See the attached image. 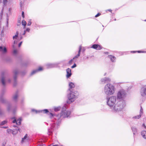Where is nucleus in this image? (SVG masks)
<instances>
[{
    "mask_svg": "<svg viewBox=\"0 0 146 146\" xmlns=\"http://www.w3.org/2000/svg\"><path fill=\"white\" fill-rule=\"evenodd\" d=\"M127 93L123 89L120 90L117 92V99L123 100L126 97Z\"/></svg>",
    "mask_w": 146,
    "mask_h": 146,
    "instance_id": "nucleus-6",
    "label": "nucleus"
},
{
    "mask_svg": "<svg viewBox=\"0 0 146 146\" xmlns=\"http://www.w3.org/2000/svg\"><path fill=\"white\" fill-rule=\"evenodd\" d=\"M82 48V46H80L79 47V50L78 52V54L73 58V59L78 58L80 55V52Z\"/></svg>",
    "mask_w": 146,
    "mask_h": 146,
    "instance_id": "nucleus-23",
    "label": "nucleus"
},
{
    "mask_svg": "<svg viewBox=\"0 0 146 146\" xmlns=\"http://www.w3.org/2000/svg\"><path fill=\"white\" fill-rule=\"evenodd\" d=\"M32 111L33 112H35L36 113H40V112H43L44 113H49L48 112V110L47 109H45L42 110H38L37 111L35 109H32Z\"/></svg>",
    "mask_w": 146,
    "mask_h": 146,
    "instance_id": "nucleus-13",
    "label": "nucleus"
},
{
    "mask_svg": "<svg viewBox=\"0 0 146 146\" xmlns=\"http://www.w3.org/2000/svg\"><path fill=\"white\" fill-rule=\"evenodd\" d=\"M31 21L29 20L28 22V23H27V25L28 26H30L31 25Z\"/></svg>",
    "mask_w": 146,
    "mask_h": 146,
    "instance_id": "nucleus-37",
    "label": "nucleus"
},
{
    "mask_svg": "<svg viewBox=\"0 0 146 146\" xmlns=\"http://www.w3.org/2000/svg\"><path fill=\"white\" fill-rule=\"evenodd\" d=\"M4 93L5 91H2L0 95V101L2 103H5L6 101V100L3 97Z\"/></svg>",
    "mask_w": 146,
    "mask_h": 146,
    "instance_id": "nucleus-10",
    "label": "nucleus"
},
{
    "mask_svg": "<svg viewBox=\"0 0 146 146\" xmlns=\"http://www.w3.org/2000/svg\"><path fill=\"white\" fill-rule=\"evenodd\" d=\"M7 0H3V6H6V5L7 3Z\"/></svg>",
    "mask_w": 146,
    "mask_h": 146,
    "instance_id": "nucleus-33",
    "label": "nucleus"
},
{
    "mask_svg": "<svg viewBox=\"0 0 146 146\" xmlns=\"http://www.w3.org/2000/svg\"><path fill=\"white\" fill-rule=\"evenodd\" d=\"M131 128L133 134H136L137 132V128L135 127H132Z\"/></svg>",
    "mask_w": 146,
    "mask_h": 146,
    "instance_id": "nucleus-25",
    "label": "nucleus"
},
{
    "mask_svg": "<svg viewBox=\"0 0 146 146\" xmlns=\"http://www.w3.org/2000/svg\"><path fill=\"white\" fill-rule=\"evenodd\" d=\"M3 9H2L1 11V13H0V15H1V17H2V15H3Z\"/></svg>",
    "mask_w": 146,
    "mask_h": 146,
    "instance_id": "nucleus-39",
    "label": "nucleus"
},
{
    "mask_svg": "<svg viewBox=\"0 0 146 146\" xmlns=\"http://www.w3.org/2000/svg\"><path fill=\"white\" fill-rule=\"evenodd\" d=\"M42 70V68L41 67H39L38 69L33 70L31 73V75H33L38 72Z\"/></svg>",
    "mask_w": 146,
    "mask_h": 146,
    "instance_id": "nucleus-19",
    "label": "nucleus"
},
{
    "mask_svg": "<svg viewBox=\"0 0 146 146\" xmlns=\"http://www.w3.org/2000/svg\"><path fill=\"white\" fill-rule=\"evenodd\" d=\"M53 146H58V145H53Z\"/></svg>",
    "mask_w": 146,
    "mask_h": 146,
    "instance_id": "nucleus-55",
    "label": "nucleus"
},
{
    "mask_svg": "<svg viewBox=\"0 0 146 146\" xmlns=\"http://www.w3.org/2000/svg\"><path fill=\"white\" fill-rule=\"evenodd\" d=\"M116 97L115 96H111L107 98V104L110 108L112 107L115 104L116 100Z\"/></svg>",
    "mask_w": 146,
    "mask_h": 146,
    "instance_id": "nucleus-5",
    "label": "nucleus"
},
{
    "mask_svg": "<svg viewBox=\"0 0 146 146\" xmlns=\"http://www.w3.org/2000/svg\"><path fill=\"white\" fill-rule=\"evenodd\" d=\"M132 52H135V51H132Z\"/></svg>",
    "mask_w": 146,
    "mask_h": 146,
    "instance_id": "nucleus-58",
    "label": "nucleus"
},
{
    "mask_svg": "<svg viewBox=\"0 0 146 146\" xmlns=\"http://www.w3.org/2000/svg\"><path fill=\"white\" fill-rule=\"evenodd\" d=\"M29 137L28 136V135L26 134L24 137L22 138V140L21 141V143L23 144L25 142H28V141Z\"/></svg>",
    "mask_w": 146,
    "mask_h": 146,
    "instance_id": "nucleus-12",
    "label": "nucleus"
},
{
    "mask_svg": "<svg viewBox=\"0 0 146 146\" xmlns=\"http://www.w3.org/2000/svg\"><path fill=\"white\" fill-rule=\"evenodd\" d=\"M7 122V121H3L1 122V123L0 125H4V124L6 123Z\"/></svg>",
    "mask_w": 146,
    "mask_h": 146,
    "instance_id": "nucleus-34",
    "label": "nucleus"
},
{
    "mask_svg": "<svg viewBox=\"0 0 146 146\" xmlns=\"http://www.w3.org/2000/svg\"><path fill=\"white\" fill-rule=\"evenodd\" d=\"M21 118H20L17 120L16 119L14 120L13 121V123H16V124L17 125H19L21 124Z\"/></svg>",
    "mask_w": 146,
    "mask_h": 146,
    "instance_id": "nucleus-21",
    "label": "nucleus"
},
{
    "mask_svg": "<svg viewBox=\"0 0 146 146\" xmlns=\"http://www.w3.org/2000/svg\"><path fill=\"white\" fill-rule=\"evenodd\" d=\"M30 29L29 28H27V29H26V31H27V32H29L30 31Z\"/></svg>",
    "mask_w": 146,
    "mask_h": 146,
    "instance_id": "nucleus-44",
    "label": "nucleus"
},
{
    "mask_svg": "<svg viewBox=\"0 0 146 146\" xmlns=\"http://www.w3.org/2000/svg\"><path fill=\"white\" fill-rule=\"evenodd\" d=\"M76 65L75 64H74L72 67H71V68H74L75 67H76Z\"/></svg>",
    "mask_w": 146,
    "mask_h": 146,
    "instance_id": "nucleus-41",
    "label": "nucleus"
},
{
    "mask_svg": "<svg viewBox=\"0 0 146 146\" xmlns=\"http://www.w3.org/2000/svg\"><path fill=\"white\" fill-rule=\"evenodd\" d=\"M143 126L145 128H146V126H145V124H143Z\"/></svg>",
    "mask_w": 146,
    "mask_h": 146,
    "instance_id": "nucleus-49",
    "label": "nucleus"
},
{
    "mask_svg": "<svg viewBox=\"0 0 146 146\" xmlns=\"http://www.w3.org/2000/svg\"><path fill=\"white\" fill-rule=\"evenodd\" d=\"M22 38V36H21L20 37V40H21Z\"/></svg>",
    "mask_w": 146,
    "mask_h": 146,
    "instance_id": "nucleus-51",
    "label": "nucleus"
},
{
    "mask_svg": "<svg viewBox=\"0 0 146 146\" xmlns=\"http://www.w3.org/2000/svg\"><path fill=\"white\" fill-rule=\"evenodd\" d=\"M1 82L3 86H5L7 83H10L11 80L10 78H7L5 77L2 76L1 78Z\"/></svg>",
    "mask_w": 146,
    "mask_h": 146,
    "instance_id": "nucleus-7",
    "label": "nucleus"
},
{
    "mask_svg": "<svg viewBox=\"0 0 146 146\" xmlns=\"http://www.w3.org/2000/svg\"><path fill=\"white\" fill-rule=\"evenodd\" d=\"M3 30L2 31V32H3Z\"/></svg>",
    "mask_w": 146,
    "mask_h": 146,
    "instance_id": "nucleus-60",
    "label": "nucleus"
},
{
    "mask_svg": "<svg viewBox=\"0 0 146 146\" xmlns=\"http://www.w3.org/2000/svg\"><path fill=\"white\" fill-rule=\"evenodd\" d=\"M14 78L15 80V79L16 78L17 75V74H18V71L17 70H15L14 71Z\"/></svg>",
    "mask_w": 146,
    "mask_h": 146,
    "instance_id": "nucleus-27",
    "label": "nucleus"
},
{
    "mask_svg": "<svg viewBox=\"0 0 146 146\" xmlns=\"http://www.w3.org/2000/svg\"><path fill=\"white\" fill-rule=\"evenodd\" d=\"M18 93L17 92L14 94L13 96V101L15 102H17L18 100Z\"/></svg>",
    "mask_w": 146,
    "mask_h": 146,
    "instance_id": "nucleus-20",
    "label": "nucleus"
},
{
    "mask_svg": "<svg viewBox=\"0 0 146 146\" xmlns=\"http://www.w3.org/2000/svg\"><path fill=\"white\" fill-rule=\"evenodd\" d=\"M17 108L16 107L12 109L11 105L8 104L7 106V110L8 112L11 111H12L13 113H15V111L17 110Z\"/></svg>",
    "mask_w": 146,
    "mask_h": 146,
    "instance_id": "nucleus-8",
    "label": "nucleus"
},
{
    "mask_svg": "<svg viewBox=\"0 0 146 146\" xmlns=\"http://www.w3.org/2000/svg\"><path fill=\"white\" fill-rule=\"evenodd\" d=\"M116 90L114 86L108 83L104 86V91L105 94L107 96H109L114 94Z\"/></svg>",
    "mask_w": 146,
    "mask_h": 146,
    "instance_id": "nucleus-2",
    "label": "nucleus"
},
{
    "mask_svg": "<svg viewBox=\"0 0 146 146\" xmlns=\"http://www.w3.org/2000/svg\"><path fill=\"white\" fill-rule=\"evenodd\" d=\"M3 29H5V28L4 27H3Z\"/></svg>",
    "mask_w": 146,
    "mask_h": 146,
    "instance_id": "nucleus-61",
    "label": "nucleus"
},
{
    "mask_svg": "<svg viewBox=\"0 0 146 146\" xmlns=\"http://www.w3.org/2000/svg\"><path fill=\"white\" fill-rule=\"evenodd\" d=\"M48 132L50 133L48 134L49 135H51V131L50 130H48Z\"/></svg>",
    "mask_w": 146,
    "mask_h": 146,
    "instance_id": "nucleus-43",
    "label": "nucleus"
},
{
    "mask_svg": "<svg viewBox=\"0 0 146 146\" xmlns=\"http://www.w3.org/2000/svg\"><path fill=\"white\" fill-rule=\"evenodd\" d=\"M22 16L23 18H24V12L23 11L22 12Z\"/></svg>",
    "mask_w": 146,
    "mask_h": 146,
    "instance_id": "nucleus-46",
    "label": "nucleus"
},
{
    "mask_svg": "<svg viewBox=\"0 0 146 146\" xmlns=\"http://www.w3.org/2000/svg\"><path fill=\"white\" fill-rule=\"evenodd\" d=\"M69 89H70L72 91V89H71L74 87L75 85L72 82H71L69 83Z\"/></svg>",
    "mask_w": 146,
    "mask_h": 146,
    "instance_id": "nucleus-26",
    "label": "nucleus"
},
{
    "mask_svg": "<svg viewBox=\"0 0 146 146\" xmlns=\"http://www.w3.org/2000/svg\"><path fill=\"white\" fill-rule=\"evenodd\" d=\"M18 131H19L20 132H21L20 130L19 129V128H17V129L15 130V131H13L12 132L13 134L14 135L17 134Z\"/></svg>",
    "mask_w": 146,
    "mask_h": 146,
    "instance_id": "nucleus-28",
    "label": "nucleus"
},
{
    "mask_svg": "<svg viewBox=\"0 0 146 146\" xmlns=\"http://www.w3.org/2000/svg\"><path fill=\"white\" fill-rule=\"evenodd\" d=\"M66 72L67 73L66 76L68 78L70 77L72 75L71 70L70 68H68L66 69Z\"/></svg>",
    "mask_w": 146,
    "mask_h": 146,
    "instance_id": "nucleus-18",
    "label": "nucleus"
},
{
    "mask_svg": "<svg viewBox=\"0 0 146 146\" xmlns=\"http://www.w3.org/2000/svg\"><path fill=\"white\" fill-rule=\"evenodd\" d=\"M91 48L98 50H100L102 48V47L101 46L97 44L93 45Z\"/></svg>",
    "mask_w": 146,
    "mask_h": 146,
    "instance_id": "nucleus-15",
    "label": "nucleus"
},
{
    "mask_svg": "<svg viewBox=\"0 0 146 146\" xmlns=\"http://www.w3.org/2000/svg\"><path fill=\"white\" fill-rule=\"evenodd\" d=\"M14 44L16 43V42L15 41L14 42Z\"/></svg>",
    "mask_w": 146,
    "mask_h": 146,
    "instance_id": "nucleus-56",
    "label": "nucleus"
},
{
    "mask_svg": "<svg viewBox=\"0 0 146 146\" xmlns=\"http://www.w3.org/2000/svg\"><path fill=\"white\" fill-rule=\"evenodd\" d=\"M101 80L102 84H105L110 82L111 79L109 78L105 77L102 78Z\"/></svg>",
    "mask_w": 146,
    "mask_h": 146,
    "instance_id": "nucleus-11",
    "label": "nucleus"
},
{
    "mask_svg": "<svg viewBox=\"0 0 146 146\" xmlns=\"http://www.w3.org/2000/svg\"><path fill=\"white\" fill-rule=\"evenodd\" d=\"M3 127L5 128H7V127Z\"/></svg>",
    "mask_w": 146,
    "mask_h": 146,
    "instance_id": "nucleus-57",
    "label": "nucleus"
},
{
    "mask_svg": "<svg viewBox=\"0 0 146 146\" xmlns=\"http://www.w3.org/2000/svg\"><path fill=\"white\" fill-rule=\"evenodd\" d=\"M17 53V50H14L13 51V54L15 55Z\"/></svg>",
    "mask_w": 146,
    "mask_h": 146,
    "instance_id": "nucleus-36",
    "label": "nucleus"
},
{
    "mask_svg": "<svg viewBox=\"0 0 146 146\" xmlns=\"http://www.w3.org/2000/svg\"><path fill=\"white\" fill-rule=\"evenodd\" d=\"M19 35V32L18 31L16 32V33L15 35V36H14L13 37V39H16L17 38L18 36Z\"/></svg>",
    "mask_w": 146,
    "mask_h": 146,
    "instance_id": "nucleus-29",
    "label": "nucleus"
},
{
    "mask_svg": "<svg viewBox=\"0 0 146 146\" xmlns=\"http://www.w3.org/2000/svg\"><path fill=\"white\" fill-rule=\"evenodd\" d=\"M108 57L110 59L111 61L112 62H115L116 60V58L114 56L110 55L108 56Z\"/></svg>",
    "mask_w": 146,
    "mask_h": 146,
    "instance_id": "nucleus-22",
    "label": "nucleus"
},
{
    "mask_svg": "<svg viewBox=\"0 0 146 146\" xmlns=\"http://www.w3.org/2000/svg\"><path fill=\"white\" fill-rule=\"evenodd\" d=\"M106 73H105L104 74V76H105V75H106Z\"/></svg>",
    "mask_w": 146,
    "mask_h": 146,
    "instance_id": "nucleus-59",
    "label": "nucleus"
},
{
    "mask_svg": "<svg viewBox=\"0 0 146 146\" xmlns=\"http://www.w3.org/2000/svg\"><path fill=\"white\" fill-rule=\"evenodd\" d=\"M7 52V49L4 46H0V52L3 54H5Z\"/></svg>",
    "mask_w": 146,
    "mask_h": 146,
    "instance_id": "nucleus-14",
    "label": "nucleus"
},
{
    "mask_svg": "<svg viewBox=\"0 0 146 146\" xmlns=\"http://www.w3.org/2000/svg\"><path fill=\"white\" fill-rule=\"evenodd\" d=\"M61 108L60 107H55L54 108V110L55 111H57L59 110Z\"/></svg>",
    "mask_w": 146,
    "mask_h": 146,
    "instance_id": "nucleus-31",
    "label": "nucleus"
},
{
    "mask_svg": "<svg viewBox=\"0 0 146 146\" xmlns=\"http://www.w3.org/2000/svg\"><path fill=\"white\" fill-rule=\"evenodd\" d=\"M101 15V14L100 13H98L95 16V17H97L98 16H100Z\"/></svg>",
    "mask_w": 146,
    "mask_h": 146,
    "instance_id": "nucleus-40",
    "label": "nucleus"
},
{
    "mask_svg": "<svg viewBox=\"0 0 146 146\" xmlns=\"http://www.w3.org/2000/svg\"><path fill=\"white\" fill-rule=\"evenodd\" d=\"M104 53L106 54H108V52H104Z\"/></svg>",
    "mask_w": 146,
    "mask_h": 146,
    "instance_id": "nucleus-50",
    "label": "nucleus"
},
{
    "mask_svg": "<svg viewBox=\"0 0 146 146\" xmlns=\"http://www.w3.org/2000/svg\"><path fill=\"white\" fill-rule=\"evenodd\" d=\"M141 135L142 137L145 139H146V131H141Z\"/></svg>",
    "mask_w": 146,
    "mask_h": 146,
    "instance_id": "nucleus-24",
    "label": "nucleus"
},
{
    "mask_svg": "<svg viewBox=\"0 0 146 146\" xmlns=\"http://www.w3.org/2000/svg\"><path fill=\"white\" fill-rule=\"evenodd\" d=\"M140 94L142 96H146V86L141 88L140 90Z\"/></svg>",
    "mask_w": 146,
    "mask_h": 146,
    "instance_id": "nucleus-9",
    "label": "nucleus"
},
{
    "mask_svg": "<svg viewBox=\"0 0 146 146\" xmlns=\"http://www.w3.org/2000/svg\"><path fill=\"white\" fill-rule=\"evenodd\" d=\"M141 109L140 110V114L139 115H138L137 116H135L133 117V118H134L135 119H139L140 118L141 116V115L143 114V109L141 107Z\"/></svg>",
    "mask_w": 146,
    "mask_h": 146,
    "instance_id": "nucleus-16",
    "label": "nucleus"
},
{
    "mask_svg": "<svg viewBox=\"0 0 146 146\" xmlns=\"http://www.w3.org/2000/svg\"><path fill=\"white\" fill-rule=\"evenodd\" d=\"M74 59H72L71 60L69 61V64H71L73 62V60Z\"/></svg>",
    "mask_w": 146,
    "mask_h": 146,
    "instance_id": "nucleus-42",
    "label": "nucleus"
},
{
    "mask_svg": "<svg viewBox=\"0 0 146 146\" xmlns=\"http://www.w3.org/2000/svg\"><path fill=\"white\" fill-rule=\"evenodd\" d=\"M137 52L138 53H140V52L145 53L146 52V51H138Z\"/></svg>",
    "mask_w": 146,
    "mask_h": 146,
    "instance_id": "nucleus-38",
    "label": "nucleus"
},
{
    "mask_svg": "<svg viewBox=\"0 0 146 146\" xmlns=\"http://www.w3.org/2000/svg\"><path fill=\"white\" fill-rule=\"evenodd\" d=\"M54 124H53L52 126V128H54Z\"/></svg>",
    "mask_w": 146,
    "mask_h": 146,
    "instance_id": "nucleus-54",
    "label": "nucleus"
},
{
    "mask_svg": "<svg viewBox=\"0 0 146 146\" xmlns=\"http://www.w3.org/2000/svg\"><path fill=\"white\" fill-rule=\"evenodd\" d=\"M66 107L64 106L63 107L62 112L60 114L56 115L53 114L52 113H49L48 114L50 115V118H52V117H54L55 119L58 120L64 118H68L71 112L70 111L66 110Z\"/></svg>",
    "mask_w": 146,
    "mask_h": 146,
    "instance_id": "nucleus-1",
    "label": "nucleus"
},
{
    "mask_svg": "<svg viewBox=\"0 0 146 146\" xmlns=\"http://www.w3.org/2000/svg\"><path fill=\"white\" fill-rule=\"evenodd\" d=\"M7 21H6V27H7L8 26L9 24V17L8 14L7 15Z\"/></svg>",
    "mask_w": 146,
    "mask_h": 146,
    "instance_id": "nucleus-30",
    "label": "nucleus"
},
{
    "mask_svg": "<svg viewBox=\"0 0 146 146\" xmlns=\"http://www.w3.org/2000/svg\"><path fill=\"white\" fill-rule=\"evenodd\" d=\"M26 22L25 20H23V21L22 22V25L24 26V28H25V27L26 25Z\"/></svg>",
    "mask_w": 146,
    "mask_h": 146,
    "instance_id": "nucleus-32",
    "label": "nucleus"
},
{
    "mask_svg": "<svg viewBox=\"0 0 146 146\" xmlns=\"http://www.w3.org/2000/svg\"><path fill=\"white\" fill-rule=\"evenodd\" d=\"M145 21H146V20H145Z\"/></svg>",
    "mask_w": 146,
    "mask_h": 146,
    "instance_id": "nucleus-62",
    "label": "nucleus"
},
{
    "mask_svg": "<svg viewBox=\"0 0 146 146\" xmlns=\"http://www.w3.org/2000/svg\"><path fill=\"white\" fill-rule=\"evenodd\" d=\"M2 114V113L1 111V110L0 109V115H1Z\"/></svg>",
    "mask_w": 146,
    "mask_h": 146,
    "instance_id": "nucleus-47",
    "label": "nucleus"
},
{
    "mask_svg": "<svg viewBox=\"0 0 146 146\" xmlns=\"http://www.w3.org/2000/svg\"><path fill=\"white\" fill-rule=\"evenodd\" d=\"M125 106V103L123 101H120L117 102L112 110L113 112H118L121 111Z\"/></svg>",
    "mask_w": 146,
    "mask_h": 146,
    "instance_id": "nucleus-3",
    "label": "nucleus"
},
{
    "mask_svg": "<svg viewBox=\"0 0 146 146\" xmlns=\"http://www.w3.org/2000/svg\"><path fill=\"white\" fill-rule=\"evenodd\" d=\"M22 43V42L21 41L19 44V47H20L21 46Z\"/></svg>",
    "mask_w": 146,
    "mask_h": 146,
    "instance_id": "nucleus-45",
    "label": "nucleus"
},
{
    "mask_svg": "<svg viewBox=\"0 0 146 146\" xmlns=\"http://www.w3.org/2000/svg\"><path fill=\"white\" fill-rule=\"evenodd\" d=\"M7 131L8 133H12L13 130L11 129H7Z\"/></svg>",
    "mask_w": 146,
    "mask_h": 146,
    "instance_id": "nucleus-35",
    "label": "nucleus"
},
{
    "mask_svg": "<svg viewBox=\"0 0 146 146\" xmlns=\"http://www.w3.org/2000/svg\"><path fill=\"white\" fill-rule=\"evenodd\" d=\"M108 11L110 12H111V11H112V10L111 9H108Z\"/></svg>",
    "mask_w": 146,
    "mask_h": 146,
    "instance_id": "nucleus-53",
    "label": "nucleus"
},
{
    "mask_svg": "<svg viewBox=\"0 0 146 146\" xmlns=\"http://www.w3.org/2000/svg\"><path fill=\"white\" fill-rule=\"evenodd\" d=\"M25 33H26V31H25L24 32L23 34V35H24L25 34Z\"/></svg>",
    "mask_w": 146,
    "mask_h": 146,
    "instance_id": "nucleus-48",
    "label": "nucleus"
},
{
    "mask_svg": "<svg viewBox=\"0 0 146 146\" xmlns=\"http://www.w3.org/2000/svg\"><path fill=\"white\" fill-rule=\"evenodd\" d=\"M68 91H69L70 93L68 95V100L67 101V103L68 104H70L74 102L78 98L79 94L77 92H73L70 89H68Z\"/></svg>",
    "mask_w": 146,
    "mask_h": 146,
    "instance_id": "nucleus-4",
    "label": "nucleus"
},
{
    "mask_svg": "<svg viewBox=\"0 0 146 146\" xmlns=\"http://www.w3.org/2000/svg\"><path fill=\"white\" fill-rule=\"evenodd\" d=\"M20 6L21 7L22 6V2L20 3Z\"/></svg>",
    "mask_w": 146,
    "mask_h": 146,
    "instance_id": "nucleus-52",
    "label": "nucleus"
},
{
    "mask_svg": "<svg viewBox=\"0 0 146 146\" xmlns=\"http://www.w3.org/2000/svg\"><path fill=\"white\" fill-rule=\"evenodd\" d=\"M58 65L56 64H49L46 65L47 68H51L56 67Z\"/></svg>",
    "mask_w": 146,
    "mask_h": 146,
    "instance_id": "nucleus-17",
    "label": "nucleus"
}]
</instances>
